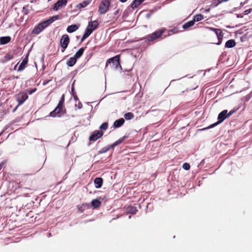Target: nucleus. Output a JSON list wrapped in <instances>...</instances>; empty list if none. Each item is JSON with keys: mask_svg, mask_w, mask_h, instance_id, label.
Listing matches in <instances>:
<instances>
[{"mask_svg": "<svg viewBox=\"0 0 252 252\" xmlns=\"http://www.w3.org/2000/svg\"><path fill=\"white\" fill-rule=\"evenodd\" d=\"M76 62L77 59L74 57H73L69 58V59L67 61L66 64L68 66L71 67L76 63Z\"/></svg>", "mask_w": 252, "mask_h": 252, "instance_id": "nucleus-20", "label": "nucleus"}, {"mask_svg": "<svg viewBox=\"0 0 252 252\" xmlns=\"http://www.w3.org/2000/svg\"><path fill=\"white\" fill-rule=\"evenodd\" d=\"M203 19V16L200 14H197L195 16H194L193 19L192 20L194 21V23H195V22H198L202 20Z\"/></svg>", "mask_w": 252, "mask_h": 252, "instance_id": "nucleus-29", "label": "nucleus"}, {"mask_svg": "<svg viewBox=\"0 0 252 252\" xmlns=\"http://www.w3.org/2000/svg\"><path fill=\"white\" fill-rule=\"evenodd\" d=\"M85 50V48H81L75 54L74 57L77 59L82 56Z\"/></svg>", "mask_w": 252, "mask_h": 252, "instance_id": "nucleus-25", "label": "nucleus"}, {"mask_svg": "<svg viewBox=\"0 0 252 252\" xmlns=\"http://www.w3.org/2000/svg\"><path fill=\"white\" fill-rule=\"evenodd\" d=\"M19 106H18V105L13 110V112H15V111L17 110V109L18 108V107H19Z\"/></svg>", "mask_w": 252, "mask_h": 252, "instance_id": "nucleus-45", "label": "nucleus"}, {"mask_svg": "<svg viewBox=\"0 0 252 252\" xmlns=\"http://www.w3.org/2000/svg\"><path fill=\"white\" fill-rule=\"evenodd\" d=\"M65 111H66V110H65V109H64V111L63 112V113H65Z\"/></svg>", "mask_w": 252, "mask_h": 252, "instance_id": "nucleus-47", "label": "nucleus"}, {"mask_svg": "<svg viewBox=\"0 0 252 252\" xmlns=\"http://www.w3.org/2000/svg\"><path fill=\"white\" fill-rule=\"evenodd\" d=\"M59 15H55L50 17L48 20L44 21L38 24L32 31V33L34 34H38L46 28L48 27L51 23L59 19Z\"/></svg>", "mask_w": 252, "mask_h": 252, "instance_id": "nucleus-1", "label": "nucleus"}, {"mask_svg": "<svg viewBox=\"0 0 252 252\" xmlns=\"http://www.w3.org/2000/svg\"><path fill=\"white\" fill-rule=\"evenodd\" d=\"M137 212V210L135 207L129 206L127 208V212L129 214L134 215V214H135Z\"/></svg>", "mask_w": 252, "mask_h": 252, "instance_id": "nucleus-23", "label": "nucleus"}, {"mask_svg": "<svg viewBox=\"0 0 252 252\" xmlns=\"http://www.w3.org/2000/svg\"><path fill=\"white\" fill-rule=\"evenodd\" d=\"M194 24V21L191 20L186 23H185L183 25V28L185 30L188 29V28L193 26Z\"/></svg>", "mask_w": 252, "mask_h": 252, "instance_id": "nucleus-26", "label": "nucleus"}, {"mask_svg": "<svg viewBox=\"0 0 252 252\" xmlns=\"http://www.w3.org/2000/svg\"><path fill=\"white\" fill-rule=\"evenodd\" d=\"M126 137L124 136L123 137L119 139V140L116 141L113 144L110 145V148H114L115 146H118L121 144L123 141L125 139Z\"/></svg>", "mask_w": 252, "mask_h": 252, "instance_id": "nucleus-22", "label": "nucleus"}, {"mask_svg": "<svg viewBox=\"0 0 252 252\" xmlns=\"http://www.w3.org/2000/svg\"><path fill=\"white\" fill-rule=\"evenodd\" d=\"M120 55H118L114 57L111 58L109 59H108L106 63V65L105 68H106L108 65V63L109 64H112V67L115 69H118L119 68H120L122 69V66L120 64Z\"/></svg>", "mask_w": 252, "mask_h": 252, "instance_id": "nucleus-2", "label": "nucleus"}, {"mask_svg": "<svg viewBox=\"0 0 252 252\" xmlns=\"http://www.w3.org/2000/svg\"><path fill=\"white\" fill-rule=\"evenodd\" d=\"M71 91H72V95L73 96L74 100H75L76 101L78 99V96H77L76 93L74 92V89L73 87L71 88Z\"/></svg>", "mask_w": 252, "mask_h": 252, "instance_id": "nucleus-35", "label": "nucleus"}, {"mask_svg": "<svg viewBox=\"0 0 252 252\" xmlns=\"http://www.w3.org/2000/svg\"><path fill=\"white\" fill-rule=\"evenodd\" d=\"M11 40V37L9 36L0 37V44L3 45L9 43Z\"/></svg>", "mask_w": 252, "mask_h": 252, "instance_id": "nucleus-17", "label": "nucleus"}, {"mask_svg": "<svg viewBox=\"0 0 252 252\" xmlns=\"http://www.w3.org/2000/svg\"><path fill=\"white\" fill-rule=\"evenodd\" d=\"M67 0H59L56 3H55L53 9L55 11H57L62 6H65L67 4Z\"/></svg>", "mask_w": 252, "mask_h": 252, "instance_id": "nucleus-11", "label": "nucleus"}, {"mask_svg": "<svg viewBox=\"0 0 252 252\" xmlns=\"http://www.w3.org/2000/svg\"><path fill=\"white\" fill-rule=\"evenodd\" d=\"M28 5H26L23 7L22 9V12L25 15H28L29 13V10L28 8Z\"/></svg>", "mask_w": 252, "mask_h": 252, "instance_id": "nucleus-31", "label": "nucleus"}, {"mask_svg": "<svg viewBox=\"0 0 252 252\" xmlns=\"http://www.w3.org/2000/svg\"><path fill=\"white\" fill-rule=\"evenodd\" d=\"M28 98L27 94L20 92L15 96L16 100L18 102V106L22 105Z\"/></svg>", "mask_w": 252, "mask_h": 252, "instance_id": "nucleus-8", "label": "nucleus"}, {"mask_svg": "<svg viewBox=\"0 0 252 252\" xmlns=\"http://www.w3.org/2000/svg\"><path fill=\"white\" fill-rule=\"evenodd\" d=\"M98 26V23L97 21H91L89 22L87 28H89L90 30H92L93 32Z\"/></svg>", "mask_w": 252, "mask_h": 252, "instance_id": "nucleus-12", "label": "nucleus"}, {"mask_svg": "<svg viewBox=\"0 0 252 252\" xmlns=\"http://www.w3.org/2000/svg\"><path fill=\"white\" fill-rule=\"evenodd\" d=\"M92 32V30H90L89 28H87L85 30L84 34L87 37H89Z\"/></svg>", "mask_w": 252, "mask_h": 252, "instance_id": "nucleus-33", "label": "nucleus"}, {"mask_svg": "<svg viewBox=\"0 0 252 252\" xmlns=\"http://www.w3.org/2000/svg\"><path fill=\"white\" fill-rule=\"evenodd\" d=\"M120 1H121L122 2H125L126 1H127V0H120Z\"/></svg>", "mask_w": 252, "mask_h": 252, "instance_id": "nucleus-46", "label": "nucleus"}, {"mask_svg": "<svg viewBox=\"0 0 252 252\" xmlns=\"http://www.w3.org/2000/svg\"><path fill=\"white\" fill-rule=\"evenodd\" d=\"M91 205L94 208H97L100 207L101 202L97 199H93L91 202Z\"/></svg>", "mask_w": 252, "mask_h": 252, "instance_id": "nucleus-21", "label": "nucleus"}, {"mask_svg": "<svg viewBox=\"0 0 252 252\" xmlns=\"http://www.w3.org/2000/svg\"><path fill=\"white\" fill-rule=\"evenodd\" d=\"M89 3L90 1H83L82 2L78 4L76 7L79 8H84L87 6Z\"/></svg>", "mask_w": 252, "mask_h": 252, "instance_id": "nucleus-28", "label": "nucleus"}, {"mask_svg": "<svg viewBox=\"0 0 252 252\" xmlns=\"http://www.w3.org/2000/svg\"><path fill=\"white\" fill-rule=\"evenodd\" d=\"M5 57L7 60H10L13 58V56L11 54H6Z\"/></svg>", "mask_w": 252, "mask_h": 252, "instance_id": "nucleus-38", "label": "nucleus"}, {"mask_svg": "<svg viewBox=\"0 0 252 252\" xmlns=\"http://www.w3.org/2000/svg\"><path fill=\"white\" fill-rule=\"evenodd\" d=\"M125 122V120L123 118L119 119L115 121L113 126L115 128L120 127L124 125Z\"/></svg>", "mask_w": 252, "mask_h": 252, "instance_id": "nucleus-15", "label": "nucleus"}, {"mask_svg": "<svg viewBox=\"0 0 252 252\" xmlns=\"http://www.w3.org/2000/svg\"><path fill=\"white\" fill-rule=\"evenodd\" d=\"M165 29L162 28L158 30L155 31L152 33L148 35L145 38L149 42H152L159 38L161 37V35L165 32Z\"/></svg>", "mask_w": 252, "mask_h": 252, "instance_id": "nucleus-3", "label": "nucleus"}, {"mask_svg": "<svg viewBox=\"0 0 252 252\" xmlns=\"http://www.w3.org/2000/svg\"><path fill=\"white\" fill-rule=\"evenodd\" d=\"M36 90V89L35 88V89H32V90H29L28 91V93L30 94H32V93H33L34 92H35Z\"/></svg>", "mask_w": 252, "mask_h": 252, "instance_id": "nucleus-40", "label": "nucleus"}, {"mask_svg": "<svg viewBox=\"0 0 252 252\" xmlns=\"http://www.w3.org/2000/svg\"><path fill=\"white\" fill-rule=\"evenodd\" d=\"M64 101V95L63 94L58 103L60 106H63V103Z\"/></svg>", "mask_w": 252, "mask_h": 252, "instance_id": "nucleus-34", "label": "nucleus"}, {"mask_svg": "<svg viewBox=\"0 0 252 252\" xmlns=\"http://www.w3.org/2000/svg\"><path fill=\"white\" fill-rule=\"evenodd\" d=\"M120 9H117V10L114 12V14L115 15H117L118 14H119V13H120Z\"/></svg>", "mask_w": 252, "mask_h": 252, "instance_id": "nucleus-43", "label": "nucleus"}, {"mask_svg": "<svg viewBox=\"0 0 252 252\" xmlns=\"http://www.w3.org/2000/svg\"><path fill=\"white\" fill-rule=\"evenodd\" d=\"M94 184L96 188H100L103 184V179L100 177L96 178L94 180Z\"/></svg>", "mask_w": 252, "mask_h": 252, "instance_id": "nucleus-16", "label": "nucleus"}, {"mask_svg": "<svg viewBox=\"0 0 252 252\" xmlns=\"http://www.w3.org/2000/svg\"><path fill=\"white\" fill-rule=\"evenodd\" d=\"M78 211L79 213H83L85 210L90 208V204L87 203H83L81 205H78L77 206Z\"/></svg>", "mask_w": 252, "mask_h": 252, "instance_id": "nucleus-13", "label": "nucleus"}, {"mask_svg": "<svg viewBox=\"0 0 252 252\" xmlns=\"http://www.w3.org/2000/svg\"><path fill=\"white\" fill-rule=\"evenodd\" d=\"M190 165L188 163H185L183 164V168L186 170H188L190 169Z\"/></svg>", "mask_w": 252, "mask_h": 252, "instance_id": "nucleus-36", "label": "nucleus"}, {"mask_svg": "<svg viewBox=\"0 0 252 252\" xmlns=\"http://www.w3.org/2000/svg\"><path fill=\"white\" fill-rule=\"evenodd\" d=\"M110 149H112L111 148H110V146L108 147V148H102L101 150H100L99 151V153L100 154H103V153H106L107 151H108Z\"/></svg>", "mask_w": 252, "mask_h": 252, "instance_id": "nucleus-32", "label": "nucleus"}, {"mask_svg": "<svg viewBox=\"0 0 252 252\" xmlns=\"http://www.w3.org/2000/svg\"><path fill=\"white\" fill-rule=\"evenodd\" d=\"M206 29L209 30L213 31L216 33L218 39V42L217 44H220L222 41V39L223 36V34L221 30L212 27H207Z\"/></svg>", "mask_w": 252, "mask_h": 252, "instance_id": "nucleus-7", "label": "nucleus"}, {"mask_svg": "<svg viewBox=\"0 0 252 252\" xmlns=\"http://www.w3.org/2000/svg\"><path fill=\"white\" fill-rule=\"evenodd\" d=\"M236 45V42L233 39H230L227 41L225 44V47L226 48H230L234 47Z\"/></svg>", "mask_w": 252, "mask_h": 252, "instance_id": "nucleus-19", "label": "nucleus"}, {"mask_svg": "<svg viewBox=\"0 0 252 252\" xmlns=\"http://www.w3.org/2000/svg\"><path fill=\"white\" fill-rule=\"evenodd\" d=\"M28 58H25L22 62V63H20V64L19 65V67L17 69V71H21L22 70H23L26 66V65L28 63Z\"/></svg>", "mask_w": 252, "mask_h": 252, "instance_id": "nucleus-14", "label": "nucleus"}, {"mask_svg": "<svg viewBox=\"0 0 252 252\" xmlns=\"http://www.w3.org/2000/svg\"><path fill=\"white\" fill-rule=\"evenodd\" d=\"M227 110H224L222 111L218 115V122H217L216 123H215L211 125L210 126H209L208 127L205 128V129H209V128L214 127L215 126H217L218 125L222 123L225 119L227 118Z\"/></svg>", "mask_w": 252, "mask_h": 252, "instance_id": "nucleus-4", "label": "nucleus"}, {"mask_svg": "<svg viewBox=\"0 0 252 252\" xmlns=\"http://www.w3.org/2000/svg\"><path fill=\"white\" fill-rule=\"evenodd\" d=\"M169 32H171L173 33H177L179 32L178 28L177 27H175V28H173V29L170 30Z\"/></svg>", "mask_w": 252, "mask_h": 252, "instance_id": "nucleus-37", "label": "nucleus"}, {"mask_svg": "<svg viewBox=\"0 0 252 252\" xmlns=\"http://www.w3.org/2000/svg\"><path fill=\"white\" fill-rule=\"evenodd\" d=\"M103 135V132L101 130L94 131L92 133L90 137L89 140L90 141H95L98 138H100Z\"/></svg>", "mask_w": 252, "mask_h": 252, "instance_id": "nucleus-9", "label": "nucleus"}, {"mask_svg": "<svg viewBox=\"0 0 252 252\" xmlns=\"http://www.w3.org/2000/svg\"><path fill=\"white\" fill-rule=\"evenodd\" d=\"M144 0H134L131 4L132 8L134 9L136 8Z\"/></svg>", "mask_w": 252, "mask_h": 252, "instance_id": "nucleus-24", "label": "nucleus"}, {"mask_svg": "<svg viewBox=\"0 0 252 252\" xmlns=\"http://www.w3.org/2000/svg\"><path fill=\"white\" fill-rule=\"evenodd\" d=\"M88 37L84 34L82 37L81 39V42H82L85 39H86Z\"/></svg>", "mask_w": 252, "mask_h": 252, "instance_id": "nucleus-42", "label": "nucleus"}, {"mask_svg": "<svg viewBox=\"0 0 252 252\" xmlns=\"http://www.w3.org/2000/svg\"><path fill=\"white\" fill-rule=\"evenodd\" d=\"M134 114L131 112H127L124 115V118L126 120H130L134 118Z\"/></svg>", "mask_w": 252, "mask_h": 252, "instance_id": "nucleus-27", "label": "nucleus"}, {"mask_svg": "<svg viewBox=\"0 0 252 252\" xmlns=\"http://www.w3.org/2000/svg\"><path fill=\"white\" fill-rule=\"evenodd\" d=\"M252 10V9L251 8L247 9L243 12V14H244V15H247V14H249L250 13H251Z\"/></svg>", "mask_w": 252, "mask_h": 252, "instance_id": "nucleus-39", "label": "nucleus"}, {"mask_svg": "<svg viewBox=\"0 0 252 252\" xmlns=\"http://www.w3.org/2000/svg\"><path fill=\"white\" fill-rule=\"evenodd\" d=\"M77 106L78 109H81L83 107L82 104L80 101L78 102V104H76V106Z\"/></svg>", "mask_w": 252, "mask_h": 252, "instance_id": "nucleus-41", "label": "nucleus"}, {"mask_svg": "<svg viewBox=\"0 0 252 252\" xmlns=\"http://www.w3.org/2000/svg\"><path fill=\"white\" fill-rule=\"evenodd\" d=\"M233 113V111H230L228 114L227 113V118L230 117Z\"/></svg>", "mask_w": 252, "mask_h": 252, "instance_id": "nucleus-44", "label": "nucleus"}, {"mask_svg": "<svg viewBox=\"0 0 252 252\" xmlns=\"http://www.w3.org/2000/svg\"><path fill=\"white\" fill-rule=\"evenodd\" d=\"M110 5V1L107 0H104L101 2L98 7V12L101 14L106 13L108 10Z\"/></svg>", "mask_w": 252, "mask_h": 252, "instance_id": "nucleus-5", "label": "nucleus"}, {"mask_svg": "<svg viewBox=\"0 0 252 252\" xmlns=\"http://www.w3.org/2000/svg\"><path fill=\"white\" fill-rule=\"evenodd\" d=\"M69 43V38L67 34H63L60 40V45L62 47V52H63L67 47Z\"/></svg>", "mask_w": 252, "mask_h": 252, "instance_id": "nucleus-6", "label": "nucleus"}, {"mask_svg": "<svg viewBox=\"0 0 252 252\" xmlns=\"http://www.w3.org/2000/svg\"><path fill=\"white\" fill-rule=\"evenodd\" d=\"M63 106H60L58 104L56 108L52 112H50L49 116L52 117H55L57 115L60 114L63 111Z\"/></svg>", "mask_w": 252, "mask_h": 252, "instance_id": "nucleus-10", "label": "nucleus"}, {"mask_svg": "<svg viewBox=\"0 0 252 252\" xmlns=\"http://www.w3.org/2000/svg\"><path fill=\"white\" fill-rule=\"evenodd\" d=\"M79 28V26H78L76 25H71L70 26H69L67 29L66 31L69 33H72L73 32H75L77 31Z\"/></svg>", "mask_w": 252, "mask_h": 252, "instance_id": "nucleus-18", "label": "nucleus"}, {"mask_svg": "<svg viewBox=\"0 0 252 252\" xmlns=\"http://www.w3.org/2000/svg\"><path fill=\"white\" fill-rule=\"evenodd\" d=\"M108 124L106 122L103 123L101 125L99 128L102 130H106L108 128Z\"/></svg>", "mask_w": 252, "mask_h": 252, "instance_id": "nucleus-30", "label": "nucleus"}]
</instances>
